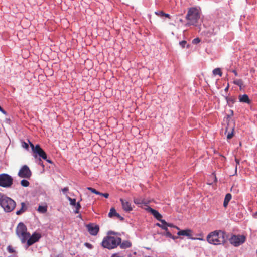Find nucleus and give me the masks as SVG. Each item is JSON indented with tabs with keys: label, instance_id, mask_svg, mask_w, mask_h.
Masks as SVG:
<instances>
[{
	"label": "nucleus",
	"instance_id": "5",
	"mask_svg": "<svg viewBox=\"0 0 257 257\" xmlns=\"http://www.w3.org/2000/svg\"><path fill=\"white\" fill-rule=\"evenodd\" d=\"M16 232L22 243H25L30 235V233L27 231L26 225L22 222L18 224L16 229Z\"/></svg>",
	"mask_w": 257,
	"mask_h": 257
},
{
	"label": "nucleus",
	"instance_id": "23",
	"mask_svg": "<svg viewBox=\"0 0 257 257\" xmlns=\"http://www.w3.org/2000/svg\"><path fill=\"white\" fill-rule=\"evenodd\" d=\"M38 211L39 212L44 213L47 211V207L43 206H39L38 208Z\"/></svg>",
	"mask_w": 257,
	"mask_h": 257
},
{
	"label": "nucleus",
	"instance_id": "33",
	"mask_svg": "<svg viewBox=\"0 0 257 257\" xmlns=\"http://www.w3.org/2000/svg\"><path fill=\"white\" fill-rule=\"evenodd\" d=\"M156 225L159 226V227H161V228H162L163 229L165 230V231H167V230H168V228H167V226H165V225H164L163 224H160V223H158L156 224Z\"/></svg>",
	"mask_w": 257,
	"mask_h": 257
},
{
	"label": "nucleus",
	"instance_id": "29",
	"mask_svg": "<svg viewBox=\"0 0 257 257\" xmlns=\"http://www.w3.org/2000/svg\"><path fill=\"white\" fill-rule=\"evenodd\" d=\"M76 209L74 211L75 213H78L79 212V210L81 208V205L80 204V202H78L75 205Z\"/></svg>",
	"mask_w": 257,
	"mask_h": 257
},
{
	"label": "nucleus",
	"instance_id": "40",
	"mask_svg": "<svg viewBox=\"0 0 257 257\" xmlns=\"http://www.w3.org/2000/svg\"><path fill=\"white\" fill-rule=\"evenodd\" d=\"M167 227L168 226V227H175L178 230H179V228L177 227V226H173L172 224H169V223H167V225H166Z\"/></svg>",
	"mask_w": 257,
	"mask_h": 257
},
{
	"label": "nucleus",
	"instance_id": "51",
	"mask_svg": "<svg viewBox=\"0 0 257 257\" xmlns=\"http://www.w3.org/2000/svg\"><path fill=\"white\" fill-rule=\"evenodd\" d=\"M42 166H43V167H44V165L43 164H42Z\"/></svg>",
	"mask_w": 257,
	"mask_h": 257
},
{
	"label": "nucleus",
	"instance_id": "42",
	"mask_svg": "<svg viewBox=\"0 0 257 257\" xmlns=\"http://www.w3.org/2000/svg\"><path fill=\"white\" fill-rule=\"evenodd\" d=\"M68 190H69V189H68V187H65V188H64L62 189V191L64 193H65V192H67Z\"/></svg>",
	"mask_w": 257,
	"mask_h": 257
},
{
	"label": "nucleus",
	"instance_id": "20",
	"mask_svg": "<svg viewBox=\"0 0 257 257\" xmlns=\"http://www.w3.org/2000/svg\"><path fill=\"white\" fill-rule=\"evenodd\" d=\"M131 243L128 241H124L122 243L119 244L121 248H127L131 246Z\"/></svg>",
	"mask_w": 257,
	"mask_h": 257
},
{
	"label": "nucleus",
	"instance_id": "47",
	"mask_svg": "<svg viewBox=\"0 0 257 257\" xmlns=\"http://www.w3.org/2000/svg\"><path fill=\"white\" fill-rule=\"evenodd\" d=\"M228 130V127H226V129H225V132H227Z\"/></svg>",
	"mask_w": 257,
	"mask_h": 257
},
{
	"label": "nucleus",
	"instance_id": "9",
	"mask_svg": "<svg viewBox=\"0 0 257 257\" xmlns=\"http://www.w3.org/2000/svg\"><path fill=\"white\" fill-rule=\"evenodd\" d=\"M18 175L22 178L30 179L32 176V172L29 167L25 165L23 166L18 172Z\"/></svg>",
	"mask_w": 257,
	"mask_h": 257
},
{
	"label": "nucleus",
	"instance_id": "8",
	"mask_svg": "<svg viewBox=\"0 0 257 257\" xmlns=\"http://www.w3.org/2000/svg\"><path fill=\"white\" fill-rule=\"evenodd\" d=\"M246 240V237L243 235H233L229 239L230 243L235 247L240 246Z\"/></svg>",
	"mask_w": 257,
	"mask_h": 257
},
{
	"label": "nucleus",
	"instance_id": "35",
	"mask_svg": "<svg viewBox=\"0 0 257 257\" xmlns=\"http://www.w3.org/2000/svg\"><path fill=\"white\" fill-rule=\"evenodd\" d=\"M200 42V40L199 38H195L193 40L192 43L194 44H197Z\"/></svg>",
	"mask_w": 257,
	"mask_h": 257
},
{
	"label": "nucleus",
	"instance_id": "34",
	"mask_svg": "<svg viewBox=\"0 0 257 257\" xmlns=\"http://www.w3.org/2000/svg\"><path fill=\"white\" fill-rule=\"evenodd\" d=\"M155 14L158 15V16H160V17H164V12L163 11H158V12H155Z\"/></svg>",
	"mask_w": 257,
	"mask_h": 257
},
{
	"label": "nucleus",
	"instance_id": "32",
	"mask_svg": "<svg viewBox=\"0 0 257 257\" xmlns=\"http://www.w3.org/2000/svg\"><path fill=\"white\" fill-rule=\"evenodd\" d=\"M7 250L9 253H11L15 252V250H14L13 247L11 245H9L7 247Z\"/></svg>",
	"mask_w": 257,
	"mask_h": 257
},
{
	"label": "nucleus",
	"instance_id": "11",
	"mask_svg": "<svg viewBox=\"0 0 257 257\" xmlns=\"http://www.w3.org/2000/svg\"><path fill=\"white\" fill-rule=\"evenodd\" d=\"M86 227L89 233L92 235H96L99 230V226L94 224H89Z\"/></svg>",
	"mask_w": 257,
	"mask_h": 257
},
{
	"label": "nucleus",
	"instance_id": "44",
	"mask_svg": "<svg viewBox=\"0 0 257 257\" xmlns=\"http://www.w3.org/2000/svg\"><path fill=\"white\" fill-rule=\"evenodd\" d=\"M164 17H167V18H170V16L169 14H166V13H164Z\"/></svg>",
	"mask_w": 257,
	"mask_h": 257
},
{
	"label": "nucleus",
	"instance_id": "14",
	"mask_svg": "<svg viewBox=\"0 0 257 257\" xmlns=\"http://www.w3.org/2000/svg\"><path fill=\"white\" fill-rule=\"evenodd\" d=\"M147 211L151 212L152 214L158 220H159L162 218V216L156 210L152 209L150 207L147 206L145 209Z\"/></svg>",
	"mask_w": 257,
	"mask_h": 257
},
{
	"label": "nucleus",
	"instance_id": "30",
	"mask_svg": "<svg viewBox=\"0 0 257 257\" xmlns=\"http://www.w3.org/2000/svg\"><path fill=\"white\" fill-rule=\"evenodd\" d=\"M165 235L166 237L172 238L173 239H175V238H176V237H175L173 235H172V234L169 231H168V230H167V231H166Z\"/></svg>",
	"mask_w": 257,
	"mask_h": 257
},
{
	"label": "nucleus",
	"instance_id": "48",
	"mask_svg": "<svg viewBox=\"0 0 257 257\" xmlns=\"http://www.w3.org/2000/svg\"><path fill=\"white\" fill-rule=\"evenodd\" d=\"M197 239H199V240H204V239L203 238H197Z\"/></svg>",
	"mask_w": 257,
	"mask_h": 257
},
{
	"label": "nucleus",
	"instance_id": "49",
	"mask_svg": "<svg viewBox=\"0 0 257 257\" xmlns=\"http://www.w3.org/2000/svg\"><path fill=\"white\" fill-rule=\"evenodd\" d=\"M57 257H63L62 255H58Z\"/></svg>",
	"mask_w": 257,
	"mask_h": 257
},
{
	"label": "nucleus",
	"instance_id": "18",
	"mask_svg": "<svg viewBox=\"0 0 257 257\" xmlns=\"http://www.w3.org/2000/svg\"><path fill=\"white\" fill-rule=\"evenodd\" d=\"M191 230L190 229L182 230L177 233L179 236L183 235L190 237L191 236Z\"/></svg>",
	"mask_w": 257,
	"mask_h": 257
},
{
	"label": "nucleus",
	"instance_id": "12",
	"mask_svg": "<svg viewBox=\"0 0 257 257\" xmlns=\"http://www.w3.org/2000/svg\"><path fill=\"white\" fill-rule=\"evenodd\" d=\"M123 209L126 212H130L133 210L131 204L130 202L123 199H120Z\"/></svg>",
	"mask_w": 257,
	"mask_h": 257
},
{
	"label": "nucleus",
	"instance_id": "17",
	"mask_svg": "<svg viewBox=\"0 0 257 257\" xmlns=\"http://www.w3.org/2000/svg\"><path fill=\"white\" fill-rule=\"evenodd\" d=\"M239 101L241 102L250 104L251 101L247 94H243L239 96Z\"/></svg>",
	"mask_w": 257,
	"mask_h": 257
},
{
	"label": "nucleus",
	"instance_id": "25",
	"mask_svg": "<svg viewBox=\"0 0 257 257\" xmlns=\"http://www.w3.org/2000/svg\"><path fill=\"white\" fill-rule=\"evenodd\" d=\"M29 184L30 183L29 181L25 179H23L21 181V185L23 187H28L29 186Z\"/></svg>",
	"mask_w": 257,
	"mask_h": 257
},
{
	"label": "nucleus",
	"instance_id": "13",
	"mask_svg": "<svg viewBox=\"0 0 257 257\" xmlns=\"http://www.w3.org/2000/svg\"><path fill=\"white\" fill-rule=\"evenodd\" d=\"M108 217L110 218H113L116 217L121 221L124 220V218L121 216L119 214L117 213L115 209L113 207L111 208L110 210V212L108 213Z\"/></svg>",
	"mask_w": 257,
	"mask_h": 257
},
{
	"label": "nucleus",
	"instance_id": "45",
	"mask_svg": "<svg viewBox=\"0 0 257 257\" xmlns=\"http://www.w3.org/2000/svg\"><path fill=\"white\" fill-rule=\"evenodd\" d=\"M232 72L234 74L235 76H237V73L236 70H232Z\"/></svg>",
	"mask_w": 257,
	"mask_h": 257
},
{
	"label": "nucleus",
	"instance_id": "37",
	"mask_svg": "<svg viewBox=\"0 0 257 257\" xmlns=\"http://www.w3.org/2000/svg\"><path fill=\"white\" fill-rule=\"evenodd\" d=\"M187 42L186 41H182L180 42L179 44L181 46L182 48L185 47V45L186 44Z\"/></svg>",
	"mask_w": 257,
	"mask_h": 257
},
{
	"label": "nucleus",
	"instance_id": "16",
	"mask_svg": "<svg viewBox=\"0 0 257 257\" xmlns=\"http://www.w3.org/2000/svg\"><path fill=\"white\" fill-rule=\"evenodd\" d=\"M133 201L134 203L137 205H141L143 204L147 206V204L149 203L142 198H134Z\"/></svg>",
	"mask_w": 257,
	"mask_h": 257
},
{
	"label": "nucleus",
	"instance_id": "43",
	"mask_svg": "<svg viewBox=\"0 0 257 257\" xmlns=\"http://www.w3.org/2000/svg\"><path fill=\"white\" fill-rule=\"evenodd\" d=\"M235 161L236 163V170L237 169V165L239 164V160L238 159L235 158Z\"/></svg>",
	"mask_w": 257,
	"mask_h": 257
},
{
	"label": "nucleus",
	"instance_id": "46",
	"mask_svg": "<svg viewBox=\"0 0 257 257\" xmlns=\"http://www.w3.org/2000/svg\"><path fill=\"white\" fill-rule=\"evenodd\" d=\"M46 161H47L48 162H49V163H52V161H51V160H47V159H46Z\"/></svg>",
	"mask_w": 257,
	"mask_h": 257
},
{
	"label": "nucleus",
	"instance_id": "4",
	"mask_svg": "<svg viewBox=\"0 0 257 257\" xmlns=\"http://www.w3.org/2000/svg\"><path fill=\"white\" fill-rule=\"evenodd\" d=\"M0 206L7 212L13 211L16 207V202L11 198L0 193Z\"/></svg>",
	"mask_w": 257,
	"mask_h": 257
},
{
	"label": "nucleus",
	"instance_id": "52",
	"mask_svg": "<svg viewBox=\"0 0 257 257\" xmlns=\"http://www.w3.org/2000/svg\"><path fill=\"white\" fill-rule=\"evenodd\" d=\"M39 162H40V163L41 162V159L39 160Z\"/></svg>",
	"mask_w": 257,
	"mask_h": 257
},
{
	"label": "nucleus",
	"instance_id": "21",
	"mask_svg": "<svg viewBox=\"0 0 257 257\" xmlns=\"http://www.w3.org/2000/svg\"><path fill=\"white\" fill-rule=\"evenodd\" d=\"M27 209V208L26 207L25 204L24 202L21 203V208L19 210L17 211L16 214L18 215H20L23 212H24Z\"/></svg>",
	"mask_w": 257,
	"mask_h": 257
},
{
	"label": "nucleus",
	"instance_id": "39",
	"mask_svg": "<svg viewBox=\"0 0 257 257\" xmlns=\"http://www.w3.org/2000/svg\"><path fill=\"white\" fill-rule=\"evenodd\" d=\"M159 221H160L161 222L162 224H163V225H165V226H166V225H167V223H167V222H166V221H165V220H162V219H160V220H159Z\"/></svg>",
	"mask_w": 257,
	"mask_h": 257
},
{
	"label": "nucleus",
	"instance_id": "15",
	"mask_svg": "<svg viewBox=\"0 0 257 257\" xmlns=\"http://www.w3.org/2000/svg\"><path fill=\"white\" fill-rule=\"evenodd\" d=\"M147 211L151 212L152 214L158 220H159L162 218V216L156 210L152 209L150 207L147 206L145 209Z\"/></svg>",
	"mask_w": 257,
	"mask_h": 257
},
{
	"label": "nucleus",
	"instance_id": "2",
	"mask_svg": "<svg viewBox=\"0 0 257 257\" xmlns=\"http://www.w3.org/2000/svg\"><path fill=\"white\" fill-rule=\"evenodd\" d=\"M121 242V239L117 236L110 235L105 237L101 243L104 248L112 249L117 247Z\"/></svg>",
	"mask_w": 257,
	"mask_h": 257
},
{
	"label": "nucleus",
	"instance_id": "31",
	"mask_svg": "<svg viewBox=\"0 0 257 257\" xmlns=\"http://www.w3.org/2000/svg\"><path fill=\"white\" fill-rule=\"evenodd\" d=\"M87 189L89 191H90L91 192L95 193L97 195L100 194V192L97 191L95 189L91 188V187H88Z\"/></svg>",
	"mask_w": 257,
	"mask_h": 257
},
{
	"label": "nucleus",
	"instance_id": "38",
	"mask_svg": "<svg viewBox=\"0 0 257 257\" xmlns=\"http://www.w3.org/2000/svg\"><path fill=\"white\" fill-rule=\"evenodd\" d=\"M99 195L104 196L105 198H108L109 195L107 193H102L100 192V194H99Z\"/></svg>",
	"mask_w": 257,
	"mask_h": 257
},
{
	"label": "nucleus",
	"instance_id": "19",
	"mask_svg": "<svg viewBox=\"0 0 257 257\" xmlns=\"http://www.w3.org/2000/svg\"><path fill=\"white\" fill-rule=\"evenodd\" d=\"M232 196L231 194L227 193L225 197L224 202H223V206L224 207H226L228 204L229 202L231 199Z\"/></svg>",
	"mask_w": 257,
	"mask_h": 257
},
{
	"label": "nucleus",
	"instance_id": "36",
	"mask_svg": "<svg viewBox=\"0 0 257 257\" xmlns=\"http://www.w3.org/2000/svg\"><path fill=\"white\" fill-rule=\"evenodd\" d=\"M22 146L23 147L25 148L26 149H28L29 148L28 144L27 143L25 142H22Z\"/></svg>",
	"mask_w": 257,
	"mask_h": 257
},
{
	"label": "nucleus",
	"instance_id": "27",
	"mask_svg": "<svg viewBox=\"0 0 257 257\" xmlns=\"http://www.w3.org/2000/svg\"><path fill=\"white\" fill-rule=\"evenodd\" d=\"M226 100L228 104H233L235 101V99L233 97H226Z\"/></svg>",
	"mask_w": 257,
	"mask_h": 257
},
{
	"label": "nucleus",
	"instance_id": "50",
	"mask_svg": "<svg viewBox=\"0 0 257 257\" xmlns=\"http://www.w3.org/2000/svg\"><path fill=\"white\" fill-rule=\"evenodd\" d=\"M228 89V87H227L225 88V91H227Z\"/></svg>",
	"mask_w": 257,
	"mask_h": 257
},
{
	"label": "nucleus",
	"instance_id": "1",
	"mask_svg": "<svg viewBox=\"0 0 257 257\" xmlns=\"http://www.w3.org/2000/svg\"><path fill=\"white\" fill-rule=\"evenodd\" d=\"M207 242L211 244L217 245L223 244L225 242V233L221 230H215L207 236Z\"/></svg>",
	"mask_w": 257,
	"mask_h": 257
},
{
	"label": "nucleus",
	"instance_id": "24",
	"mask_svg": "<svg viewBox=\"0 0 257 257\" xmlns=\"http://www.w3.org/2000/svg\"><path fill=\"white\" fill-rule=\"evenodd\" d=\"M233 83L241 87L243 85V81L241 79H236L233 81Z\"/></svg>",
	"mask_w": 257,
	"mask_h": 257
},
{
	"label": "nucleus",
	"instance_id": "41",
	"mask_svg": "<svg viewBox=\"0 0 257 257\" xmlns=\"http://www.w3.org/2000/svg\"><path fill=\"white\" fill-rule=\"evenodd\" d=\"M85 246H87V247L89 248H92V245L88 243H85Z\"/></svg>",
	"mask_w": 257,
	"mask_h": 257
},
{
	"label": "nucleus",
	"instance_id": "6",
	"mask_svg": "<svg viewBox=\"0 0 257 257\" xmlns=\"http://www.w3.org/2000/svg\"><path fill=\"white\" fill-rule=\"evenodd\" d=\"M13 183V178L8 174H0V186L4 188H9Z\"/></svg>",
	"mask_w": 257,
	"mask_h": 257
},
{
	"label": "nucleus",
	"instance_id": "7",
	"mask_svg": "<svg viewBox=\"0 0 257 257\" xmlns=\"http://www.w3.org/2000/svg\"><path fill=\"white\" fill-rule=\"evenodd\" d=\"M30 147L34 154V156L36 158L37 155L43 159H47V155L45 151L40 147V145L37 144L35 146L33 143L29 141Z\"/></svg>",
	"mask_w": 257,
	"mask_h": 257
},
{
	"label": "nucleus",
	"instance_id": "28",
	"mask_svg": "<svg viewBox=\"0 0 257 257\" xmlns=\"http://www.w3.org/2000/svg\"><path fill=\"white\" fill-rule=\"evenodd\" d=\"M67 199L69 201L70 204L71 205L75 206L76 204L77 203L76 202L75 199H72V198H70V197H68Z\"/></svg>",
	"mask_w": 257,
	"mask_h": 257
},
{
	"label": "nucleus",
	"instance_id": "10",
	"mask_svg": "<svg viewBox=\"0 0 257 257\" xmlns=\"http://www.w3.org/2000/svg\"><path fill=\"white\" fill-rule=\"evenodd\" d=\"M41 237L40 233L34 232L31 236L30 235L29 238L27 240V244L28 246H31L34 243L38 241Z\"/></svg>",
	"mask_w": 257,
	"mask_h": 257
},
{
	"label": "nucleus",
	"instance_id": "3",
	"mask_svg": "<svg viewBox=\"0 0 257 257\" xmlns=\"http://www.w3.org/2000/svg\"><path fill=\"white\" fill-rule=\"evenodd\" d=\"M200 17V13L197 9L193 7L190 8L186 16V19L188 21L186 25H196Z\"/></svg>",
	"mask_w": 257,
	"mask_h": 257
},
{
	"label": "nucleus",
	"instance_id": "22",
	"mask_svg": "<svg viewBox=\"0 0 257 257\" xmlns=\"http://www.w3.org/2000/svg\"><path fill=\"white\" fill-rule=\"evenodd\" d=\"M213 74L214 75H219L220 76H221L222 75V73L220 68H215L213 70Z\"/></svg>",
	"mask_w": 257,
	"mask_h": 257
},
{
	"label": "nucleus",
	"instance_id": "53",
	"mask_svg": "<svg viewBox=\"0 0 257 257\" xmlns=\"http://www.w3.org/2000/svg\"><path fill=\"white\" fill-rule=\"evenodd\" d=\"M256 214H257V212L256 213Z\"/></svg>",
	"mask_w": 257,
	"mask_h": 257
},
{
	"label": "nucleus",
	"instance_id": "26",
	"mask_svg": "<svg viewBox=\"0 0 257 257\" xmlns=\"http://www.w3.org/2000/svg\"><path fill=\"white\" fill-rule=\"evenodd\" d=\"M230 130H231V132H228V133L227 135V138L228 139H231L233 136L234 126L232 127Z\"/></svg>",
	"mask_w": 257,
	"mask_h": 257
}]
</instances>
